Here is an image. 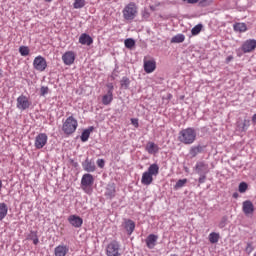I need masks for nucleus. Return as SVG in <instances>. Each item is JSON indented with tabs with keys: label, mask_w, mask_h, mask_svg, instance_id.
<instances>
[{
	"label": "nucleus",
	"mask_w": 256,
	"mask_h": 256,
	"mask_svg": "<svg viewBox=\"0 0 256 256\" xmlns=\"http://www.w3.org/2000/svg\"><path fill=\"white\" fill-rule=\"evenodd\" d=\"M178 141L183 145H193V142L197 141V131L192 127L182 129L178 133Z\"/></svg>",
	"instance_id": "nucleus-1"
},
{
	"label": "nucleus",
	"mask_w": 256,
	"mask_h": 256,
	"mask_svg": "<svg viewBox=\"0 0 256 256\" xmlns=\"http://www.w3.org/2000/svg\"><path fill=\"white\" fill-rule=\"evenodd\" d=\"M125 21H133L139 15V8L135 2L128 3L122 10Z\"/></svg>",
	"instance_id": "nucleus-2"
},
{
	"label": "nucleus",
	"mask_w": 256,
	"mask_h": 256,
	"mask_svg": "<svg viewBox=\"0 0 256 256\" xmlns=\"http://www.w3.org/2000/svg\"><path fill=\"white\" fill-rule=\"evenodd\" d=\"M77 119H75L73 116L68 117L65 122L62 125V131L65 133V135H73L75 131H77L78 127Z\"/></svg>",
	"instance_id": "nucleus-3"
},
{
	"label": "nucleus",
	"mask_w": 256,
	"mask_h": 256,
	"mask_svg": "<svg viewBox=\"0 0 256 256\" xmlns=\"http://www.w3.org/2000/svg\"><path fill=\"white\" fill-rule=\"evenodd\" d=\"M93 183H95V178L91 174H84L81 179V188L87 195L93 193Z\"/></svg>",
	"instance_id": "nucleus-4"
},
{
	"label": "nucleus",
	"mask_w": 256,
	"mask_h": 256,
	"mask_svg": "<svg viewBox=\"0 0 256 256\" xmlns=\"http://www.w3.org/2000/svg\"><path fill=\"white\" fill-rule=\"evenodd\" d=\"M120 249H121V246L119 245V242H117V240H113L106 247V255L107 256H121V253L119 252Z\"/></svg>",
	"instance_id": "nucleus-5"
},
{
	"label": "nucleus",
	"mask_w": 256,
	"mask_h": 256,
	"mask_svg": "<svg viewBox=\"0 0 256 256\" xmlns=\"http://www.w3.org/2000/svg\"><path fill=\"white\" fill-rule=\"evenodd\" d=\"M17 109L20 111H25L31 107V102L29 101V98L25 95H20L17 98V104H16Z\"/></svg>",
	"instance_id": "nucleus-6"
},
{
	"label": "nucleus",
	"mask_w": 256,
	"mask_h": 256,
	"mask_svg": "<svg viewBox=\"0 0 256 256\" xmlns=\"http://www.w3.org/2000/svg\"><path fill=\"white\" fill-rule=\"evenodd\" d=\"M33 67L36 71L43 72L47 69V60L43 56H37L33 61Z\"/></svg>",
	"instance_id": "nucleus-7"
},
{
	"label": "nucleus",
	"mask_w": 256,
	"mask_h": 256,
	"mask_svg": "<svg viewBox=\"0 0 256 256\" xmlns=\"http://www.w3.org/2000/svg\"><path fill=\"white\" fill-rule=\"evenodd\" d=\"M49 140V137L45 133H39L35 137L34 146L36 149H43L45 145H47V141Z\"/></svg>",
	"instance_id": "nucleus-8"
},
{
	"label": "nucleus",
	"mask_w": 256,
	"mask_h": 256,
	"mask_svg": "<svg viewBox=\"0 0 256 256\" xmlns=\"http://www.w3.org/2000/svg\"><path fill=\"white\" fill-rule=\"evenodd\" d=\"M75 59H77V54L73 51H66L62 55V61L64 65L71 66L73 63H75Z\"/></svg>",
	"instance_id": "nucleus-9"
},
{
	"label": "nucleus",
	"mask_w": 256,
	"mask_h": 256,
	"mask_svg": "<svg viewBox=\"0 0 256 256\" xmlns=\"http://www.w3.org/2000/svg\"><path fill=\"white\" fill-rule=\"evenodd\" d=\"M241 49L243 53H253L256 49V40L255 39H248L246 40L242 46Z\"/></svg>",
	"instance_id": "nucleus-10"
},
{
	"label": "nucleus",
	"mask_w": 256,
	"mask_h": 256,
	"mask_svg": "<svg viewBox=\"0 0 256 256\" xmlns=\"http://www.w3.org/2000/svg\"><path fill=\"white\" fill-rule=\"evenodd\" d=\"M242 211L246 216L253 215L255 213V205H253L251 200H245L242 203Z\"/></svg>",
	"instance_id": "nucleus-11"
},
{
	"label": "nucleus",
	"mask_w": 256,
	"mask_h": 256,
	"mask_svg": "<svg viewBox=\"0 0 256 256\" xmlns=\"http://www.w3.org/2000/svg\"><path fill=\"white\" fill-rule=\"evenodd\" d=\"M155 69H157V62H155V59L147 60V58H144L145 73H153Z\"/></svg>",
	"instance_id": "nucleus-12"
},
{
	"label": "nucleus",
	"mask_w": 256,
	"mask_h": 256,
	"mask_svg": "<svg viewBox=\"0 0 256 256\" xmlns=\"http://www.w3.org/2000/svg\"><path fill=\"white\" fill-rule=\"evenodd\" d=\"M195 169L198 175H207L209 173V165L205 162H197Z\"/></svg>",
	"instance_id": "nucleus-13"
},
{
	"label": "nucleus",
	"mask_w": 256,
	"mask_h": 256,
	"mask_svg": "<svg viewBox=\"0 0 256 256\" xmlns=\"http://www.w3.org/2000/svg\"><path fill=\"white\" fill-rule=\"evenodd\" d=\"M68 222L70 223V225H72V227L79 228L81 227V225H83V218L77 215H70L68 217Z\"/></svg>",
	"instance_id": "nucleus-14"
},
{
	"label": "nucleus",
	"mask_w": 256,
	"mask_h": 256,
	"mask_svg": "<svg viewBox=\"0 0 256 256\" xmlns=\"http://www.w3.org/2000/svg\"><path fill=\"white\" fill-rule=\"evenodd\" d=\"M145 151H147L149 155H157V153H159V146L155 144V142H148L145 146Z\"/></svg>",
	"instance_id": "nucleus-15"
},
{
	"label": "nucleus",
	"mask_w": 256,
	"mask_h": 256,
	"mask_svg": "<svg viewBox=\"0 0 256 256\" xmlns=\"http://www.w3.org/2000/svg\"><path fill=\"white\" fill-rule=\"evenodd\" d=\"M82 167H83L84 171H87L88 173H93L96 169L95 162L93 160H89V158H87L82 163Z\"/></svg>",
	"instance_id": "nucleus-16"
},
{
	"label": "nucleus",
	"mask_w": 256,
	"mask_h": 256,
	"mask_svg": "<svg viewBox=\"0 0 256 256\" xmlns=\"http://www.w3.org/2000/svg\"><path fill=\"white\" fill-rule=\"evenodd\" d=\"M157 239H159V236L155 234H150L146 238V246L148 249H155V245H157Z\"/></svg>",
	"instance_id": "nucleus-17"
},
{
	"label": "nucleus",
	"mask_w": 256,
	"mask_h": 256,
	"mask_svg": "<svg viewBox=\"0 0 256 256\" xmlns=\"http://www.w3.org/2000/svg\"><path fill=\"white\" fill-rule=\"evenodd\" d=\"M67 253H69V246H67V245H58L54 249L55 256H66Z\"/></svg>",
	"instance_id": "nucleus-18"
},
{
	"label": "nucleus",
	"mask_w": 256,
	"mask_h": 256,
	"mask_svg": "<svg viewBox=\"0 0 256 256\" xmlns=\"http://www.w3.org/2000/svg\"><path fill=\"white\" fill-rule=\"evenodd\" d=\"M79 43L81 45H93V38H91L87 33H83L79 37Z\"/></svg>",
	"instance_id": "nucleus-19"
},
{
	"label": "nucleus",
	"mask_w": 256,
	"mask_h": 256,
	"mask_svg": "<svg viewBox=\"0 0 256 256\" xmlns=\"http://www.w3.org/2000/svg\"><path fill=\"white\" fill-rule=\"evenodd\" d=\"M124 229L127 231L128 235H132L135 231V222L131 219H128L124 223Z\"/></svg>",
	"instance_id": "nucleus-20"
},
{
	"label": "nucleus",
	"mask_w": 256,
	"mask_h": 256,
	"mask_svg": "<svg viewBox=\"0 0 256 256\" xmlns=\"http://www.w3.org/2000/svg\"><path fill=\"white\" fill-rule=\"evenodd\" d=\"M141 183L142 185H146V186L151 185V183H153V176L150 175L147 171H145L142 174Z\"/></svg>",
	"instance_id": "nucleus-21"
},
{
	"label": "nucleus",
	"mask_w": 256,
	"mask_h": 256,
	"mask_svg": "<svg viewBox=\"0 0 256 256\" xmlns=\"http://www.w3.org/2000/svg\"><path fill=\"white\" fill-rule=\"evenodd\" d=\"M233 29L236 31V33H245V31H247V24L243 22H237L233 25Z\"/></svg>",
	"instance_id": "nucleus-22"
},
{
	"label": "nucleus",
	"mask_w": 256,
	"mask_h": 256,
	"mask_svg": "<svg viewBox=\"0 0 256 256\" xmlns=\"http://www.w3.org/2000/svg\"><path fill=\"white\" fill-rule=\"evenodd\" d=\"M146 172H148L152 177H157L159 175V165L155 163L151 164Z\"/></svg>",
	"instance_id": "nucleus-23"
},
{
	"label": "nucleus",
	"mask_w": 256,
	"mask_h": 256,
	"mask_svg": "<svg viewBox=\"0 0 256 256\" xmlns=\"http://www.w3.org/2000/svg\"><path fill=\"white\" fill-rule=\"evenodd\" d=\"M9 212V208L7 204L4 202L0 203V221H3L5 217H7V213Z\"/></svg>",
	"instance_id": "nucleus-24"
},
{
	"label": "nucleus",
	"mask_w": 256,
	"mask_h": 256,
	"mask_svg": "<svg viewBox=\"0 0 256 256\" xmlns=\"http://www.w3.org/2000/svg\"><path fill=\"white\" fill-rule=\"evenodd\" d=\"M113 101V93L111 92V90H108L107 94H105L102 97V103L103 105H111Z\"/></svg>",
	"instance_id": "nucleus-25"
},
{
	"label": "nucleus",
	"mask_w": 256,
	"mask_h": 256,
	"mask_svg": "<svg viewBox=\"0 0 256 256\" xmlns=\"http://www.w3.org/2000/svg\"><path fill=\"white\" fill-rule=\"evenodd\" d=\"M202 152H203V146L198 145V146L191 147L189 154L191 155V157H197V155H199V153H202Z\"/></svg>",
	"instance_id": "nucleus-26"
},
{
	"label": "nucleus",
	"mask_w": 256,
	"mask_h": 256,
	"mask_svg": "<svg viewBox=\"0 0 256 256\" xmlns=\"http://www.w3.org/2000/svg\"><path fill=\"white\" fill-rule=\"evenodd\" d=\"M220 237L221 236L219 235V233L211 232L208 236V239H209L210 243L215 244V243H219Z\"/></svg>",
	"instance_id": "nucleus-27"
},
{
	"label": "nucleus",
	"mask_w": 256,
	"mask_h": 256,
	"mask_svg": "<svg viewBox=\"0 0 256 256\" xmlns=\"http://www.w3.org/2000/svg\"><path fill=\"white\" fill-rule=\"evenodd\" d=\"M250 121L244 120L243 123H237L238 131H247L249 129Z\"/></svg>",
	"instance_id": "nucleus-28"
},
{
	"label": "nucleus",
	"mask_w": 256,
	"mask_h": 256,
	"mask_svg": "<svg viewBox=\"0 0 256 256\" xmlns=\"http://www.w3.org/2000/svg\"><path fill=\"white\" fill-rule=\"evenodd\" d=\"M87 5V1L85 0H74L73 7L74 9H83Z\"/></svg>",
	"instance_id": "nucleus-29"
},
{
	"label": "nucleus",
	"mask_w": 256,
	"mask_h": 256,
	"mask_svg": "<svg viewBox=\"0 0 256 256\" xmlns=\"http://www.w3.org/2000/svg\"><path fill=\"white\" fill-rule=\"evenodd\" d=\"M185 41V35L183 34H178L172 37L171 43H183Z\"/></svg>",
	"instance_id": "nucleus-30"
},
{
	"label": "nucleus",
	"mask_w": 256,
	"mask_h": 256,
	"mask_svg": "<svg viewBox=\"0 0 256 256\" xmlns=\"http://www.w3.org/2000/svg\"><path fill=\"white\" fill-rule=\"evenodd\" d=\"M105 195L108 197V199H113V197H115V187H108L106 189Z\"/></svg>",
	"instance_id": "nucleus-31"
},
{
	"label": "nucleus",
	"mask_w": 256,
	"mask_h": 256,
	"mask_svg": "<svg viewBox=\"0 0 256 256\" xmlns=\"http://www.w3.org/2000/svg\"><path fill=\"white\" fill-rule=\"evenodd\" d=\"M91 135V130L87 129L82 132L81 135V141L85 143L86 141H89V137Z\"/></svg>",
	"instance_id": "nucleus-32"
},
{
	"label": "nucleus",
	"mask_w": 256,
	"mask_h": 256,
	"mask_svg": "<svg viewBox=\"0 0 256 256\" xmlns=\"http://www.w3.org/2000/svg\"><path fill=\"white\" fill-rule=\"evenodd\" d=\"M124 45L127 49H133V47H135V40L128 38L124 41Z\"/></svg>",
	"instance_id": "nucleus-33"
},
{
	"label": "nucleus",
	"mask_w": 256,
	"mask_h": 256,
	"mask_svg": "<svg viewBox=\"0 0 256 256\" xmlns=\"http://www.w3.org/2000/svg\"><path fill=\"white\" fill-rule=\"evenodd\" d=\"M202 29H203V25L198 24V25H196L192 28L191 34L192 35H199L201 33Z\"/></svg>",
	"instance_id": "nucleus-34"
},
{
	"label": "nucleus",
	"mask_w": 256,
	"mask_h": 256,
	"mask_svg": "<svg viewBox=\"0 0 256 256\" xmlns=\"http://www.w3.org/2000/svg\"><path fill=\"white\" fill-rule=\"evenodd\" d=\"M29 47L27 46H20L19 47V53L20 55H22V57H27V55H29Z\"/></svg>",
	"instance_id": "nucleus-35"
},
{
	"label": "nucleus",
	"mask_w": 256,
	"mask_h": 256,
	"mask_svg": "<svg viewBox=\"0 0 256 256\" xmlns=\"http://www.w3.org/2000/svg\"><path fill=\"white\" fill-rule=\"evenodd\" d=\"M130 83L131 81L127 77H123L120 81V85L122 89H128Z\"/></svg>",
	"instance_id": "nucleus-36"
},
{
	"label": "nucleus",
	"mask_w": 256,
	"mask_h": 256,
	"mask_svg": "<svg viewBox=\"0 0 256 256\" xmlns=\"http://www.w3.org/2000/svg\"><path fill=\"white\" fill-rule=\"evenodd\" d=\"M248 188H249V185H247L246 182H241L239 184L238 191L239 193H245V191H247Z\"/></svg>",
	"instance_id": "nucleus-37"
},
{
	"label": "nucleus",
	"mask_w": 256,
	"mask_h": 256,
	"mask_svg": "<svg viewBox=\"0 0 256 256\" xmlns=\"http://www.w3.org/2000/svg\"><path fill=\"white\" fill-rule=\"evenodd\" d=\"M245 251L248 255H251V253H253V251H255V247H253V242H248L247 246L245 248Z\"/></svg>",
	"instance_id": "nucleus-38"
},
{
	"label": "nucleus",
	"mask_w": 256,
	"mask_h": 256,
	"mask_svg": "<svg viewBox=\"0 0 256 256\" xmlns=\"http://www.w3.org/2000/svg\"><path fill=\"white\" fill-rule=\"evenodd\" d=\"M186 183H187V179H180L176 183V188L181 189V187H185Z\"/></svg>",
	"instance_id": "nucleus-39"
},
{
	"label": "nucleus",
	"mask_w": 256,
	"mask_h": 256,
	"mask_svg": "<svg viewBox=\"0 0 256 256\" xmlns=\"http://www.w3.org/2000/svg\"><path fill=\"white\" fill-rule=\"evenodd\" d=\"M31 235H33L34 239L33 244L34 245H39V237L37 236V231H31Z\"/></svg>",
	"instance_id": "nucleus-40"
},
{
	"label": "nucleus",
	"mask_w": 256,
	"mask_h": 256,
	"mask_svg": "<svg viewBox=\"0 0 256 256\" xmlns=\"http://www.w3.org/2000/svg\"><path fill=\"white\" fill-rule=\"evenodd\" d=\"M47 93H49V87L42 86L40 89V95H42V97H45V95H47Z\"/></svg>",
	"instance_id": "nucleus-41"
},
{
	"label": "nucleus",
	"mask_w": 256,
	"mask_h": 256,
	"mask_svg": "<svg viewBox=\"0 0 256 256\" xmlns=\"http://www.w3.org/2000/svg\"><path fill=\"white\" fill-rule=\"evenodd\" d=\"M96 163H97V166L100 169H103V167H105V160L104 159H98Z\"/></svg>",
	"instance_id": "nucleus-42"
},
{
	"label": "nucleus",
	"mask_w": 256,
	"mask_h": 256,
	"mask_svg": "<svg viewBox=\"0 0 256 256\" xmlns=\"http://www.w3.org/2000/svg\"><path fill=\"white\" fill-rule=\"evenodd\" d=\"M205 179H207V174H200L198 179L199 184L202 185V183H205Z\"/></svg>",
	"instance_id": "nucleus-43"
},
{
	"label": "nucleus",
	"mask_w": 256,
	"mask_h": 256,
	"mask_svg": "<svg viewBox=\"0 0 256 256\" xmlns=\"http://www.w3.org/2000/svg\"><path fill=\"white\" fill-rule=\"evenodd\" d=\"M131 123L136 127V129L139 127V119L137 118H132Z\"/></svg>",
	"instance_id": "nucleus-44"
},
{
	"label": "nucleus",
	"mask_w": 256,
	"mask_h": 256,
	"mask_svg": "<svg viewBox=\"0 0 256 256\" xmlns=\"http://www.w3.org/2000/svg\"><path fill=\"white\" fill-rule=\"evenodd\" d=\"M183 1H187V3H189L190 5H195V3H199V0H183Z\"/></svg>",
	"instance_id": "nucleus-45"
},
{
	"label": "nucleus",
	"mask_w": 256,
	"mask_h": 256,
	"mask_svg": "<svg viewBox=\"0 0 256 256\" xmlns=\"http://www.w3.org/2000/svg\"><path fill=\"white\" fill-rule=\"evenodd\" d=\"M200 7H207V0H202L199 2Z\"/></svg>",
	"instance_id": "nucleus-46"
},
{
	"label": "nucleus",
	"mask_w": 256,
	"mask_h": 256,
	"mask_svg": "<svg viewBox=\"0 0 256 256\" xmlns=\"http://www.w3.org/2000/svg\"><path fill=\"white\" fill-rule=\"evenodd\" d=\"M231 61H233V56H228L226 58V63H231Z\"/></svg>",
	"instance_id": "nucleus-47"
},
{
	"label": "nucleus",
	"mask_w": 256,
	"mask_h": 256,
	"mask_svg": "<svg viewBox=\"0 0 256 256\" xmlns=\"http://www.w3.org/2000/svg\"><path fill=\"white\" fill-rule=\"evenodd\" d=\"M107 87L109 91H111V93L113 94V84H108Z\"/></svg>",
	"instance_id": "nucleus-48"
},
{
	"label": "nucleus",
	"mask_w": 256,
	"mask_h": 256,
	"mask_svg": "<svg viewBox=\"0 0 256 256\" xmlns=\"http://www.w3.org/2000/svg\"><path fill=\"white\" fill-rule=\"evenodd\" d=\"M28 239H30L31 241H33V239H35V236H33L30 232V235H28Z\"/></svg>",
	"instance_id": "nucleus-49"
},
{
	"label": "nucleus",
	"mask_w": 256,
	"mask_h": 256,
	"mask_svg": "<svg viewBox=\"0 0 256 256\" xmlns=\"http://www.w3.org/2000/svg\"><path fill=\"white\" fill-rule=\"evenodd\" d=\"M252 121H253L254 123H256V114L253 115Z\"/></svg>",
	"instance_id": "nucleus-50"
},
{
	"label": "nucleus",
	"mask_w": 256,
	"mask_h": 256,
	"mask_svg": "<svg viewBox=\"0 0 256 256\" xmlns=\"http://www.w3.org/2000/svg\"><path fill=\"white\" fill-rule=\"evenodd\" d=\"M3 77V69L0 68V79Z\"/></svg>",
	"instance_id": "nucleus-51"
},
{
	"label": "nucleus",
	"mask_w": 256,
	"mask_h": 256,
	"mask_svg": "<svg viewBox=\"0 0 256 256\" xmlns=\"http://www.w3.org/2000/svg\"><path fill=\"white\" fill-rule=\"evenodd\" d=\"M233 197H234V199H237V197H239V194L238 193H234Z\"/></svg>",
	"instance_id": "nucleus-52"
},
{
	"label": "nucleus",
	"mask_w": 256,
	"mask_h": 256,
	"mask_svg": "<svg viewBox=\"0 0 256 256\" xmlns=\"http://www.w3.org/2000/svg\"><path fill=\"white\" fill-rule=\"evenodd\" d=\"M3 189V181L0 180V191Z\"/></svg>",
	"instance_id": "nucleus-53"
},
{
	"label": "nucleus",
	"mask_w": 256,
	"mask_h": 256,
	"mask_svg": "<svg viewBox=\"0 0 256 256\" xmlns=\"http://www.w3.org/2000/svg\"><path fill=\"white\" fill-rule=\"evenodd\" d=\"M219 227H220L221 229H223V227H225V224L220 223Z\"/></svg>",
	"instance_id": "nucleus-54"
},
{
	"label": "nucleus",
	"mask_w": 256,
	"mask_h": 256,
	"mask_svg": "<svg viewBox=\"0 0 256 256\" xmlns=\"http://www.w3.org/2000/svg\"><path fill=\"white\" fill-rule=\"evenodd\" d=\"M46 3H51L53 0H44Z\"/></svg>",
	"instance_id": "nucleus-55"
},
{
	"label": "nucleus",
	"mask_w": 256,
	"mask_h": 256,
	"mask_svg": "<svg viewBox=\"0 0 256 256\" xmlns=\"http://www.w3.org/2000/svg\"><path fill=\"white\" fill-rule=\"evenodd\" d=\"M253 256H256V253H254V255Z\"/></svg>",
	"instance_id": "nucleus-56"
}]
</instances>
